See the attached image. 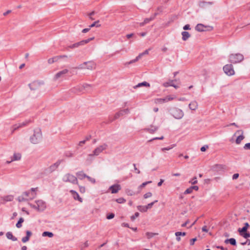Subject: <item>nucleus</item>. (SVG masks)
Returning <instances> with one entry per match:
<instances>
[{"label":"nucleus","mask_w":250,"mask_h":250,"mask_svg":"<svg viewBox=\"0 0 250 250\" xmlns=\"http://www.w3.org/2000/svg\"><path fill=\"white\" fill-rule=\"evenodd\" d=\"M42 138V134L40 129L37 128L34 130V134L30 137V142L34 144H38Z\"/></svg>","instance_id":"nucleus-1"},{"label":"nucleus","mask_w":250,"mask_h":250,"mask_svg":"<svg viewBox=\"0 0 250 250\" xmlns=\"http://www.w3.org/2000/svg\"><path fill=\"white\" fill-rule=\"evenodd\" d=\"M62 180L65 183H70L73 185H78L77 177L69 173L64 174L62 178Z\"/></svg>","instance_id":"nucleus-2"},{"label":"nucleus","mask_w":250,"mask_h":250,"mask_svg":"<svg viewBox=\"0 0 250 250\" xmlns=\"http://www.w3.org/2000/svg\"><path fill=\"white\" fill-rule=\"evenodd\" d=\"M244 58V56L242 54H231L229 56V61L232 63H237L241 62Z\"/></svg>","instance_id":"nucleus-3"},{"label":"nucleus","mask_w":250,"mask_h":250,"mask_svg":"<svg viewBox=\"0 0 250 250\" xmlns=\"http://www.w3.org/2000/svg\"><path fill=\"white\" fill-rule=\"evenodd\" d=\"M171 115L176 119L180 120L184 116L183 111L178 108H173L171 110Z\"/></svg>","instance_id":"nucleus-4"},{"label":"nucleus","mask_w":250,"mask_h":250,"mask_svg":"<svg viewBox=\"0 0 250 250\" xmlns=\"http://www.w3.org/2000/svg\"><path fill=\"white\" fill-rule=\"evenodd\" d=\"M91 86V85L87 83H84L83 85H79L74 87L72 89L73 92L79 93L81 92H84V90L88 91L89 89H90Z\"/></svg>","instance_id":"nucleus-5"},{"label":"nucleus","mask_w":250,"mask_h":250,"mask_svg":"<svg viewBox=\"0 0 250 250\" xmlns=\"http://www.w3.org/2000/svg\"><path fill=\"white\" fill-rule=\"evenodd\" d=\"M107 147V145L106 144H104L98 147H96L93 151L92 154H90L88 156L91 157L93 156H98L104 150H105Z\"/></svg>","instance_id":"nucleus-6"},{"label":"nucleus","mask_w":250,"mask_h":250,"mask_svg":"<svg viewBox=\"0 0 250 250\" xmlns=\"http://www.w3.org/2000/svg\"><path fill=\"white\" fill-rule=\"evenodd\" d=\"M96 68V64L93 62H84L78 66L79 69L86 68L89 70L94 69Z\"/></svg>","instance_id":"nucleus-7"},{"label":"nucleus","mask_w":250,"mask_h":250,"mask_svg":"<svg viewBox=\"0 0 250 250\" xmlns=\"http://www.w3.org/2000/svg\"><path fill=\"white\" fill-rule=\"evenodd\" d=\"M224 72L228 76H232L234 74V70L232 64H226L223 67Z\"/></svg>","instance_id":"nucleus-8"},{"label":"nucleus","mask_w":250,"mask_h":250,"mask_svg":"<svg viewBox=\"0 0 250 250\" xmlns=\"http://www.w3.org/2000/svg\"><path fill=\"white\" fill-rule=\"evenodd\" d=\"M37 205V208L38 211H43L46 208V203L42 200H39L35 201Z\"/></svg>","instance_id":"nucleus-9"},{"label":"nucleus","mask_w":250,"mask_h":250,"mask_svg":"<svg viewBox=\"0 0 250 250\" xmlns=\"http://www.w3.org/2000/svg\"><path fill=\"white\" fill-rule=\"evenodd\" d=\"M68 72V70L67 69H64L62 71H59L54 76V80H57L60 78H63L65 76L66 74H67Z\"/></svg>","instance_id":"nucleus-10"},{"label":"nucleus","mask_w":250,"mask_h":250,"mask_svg":"<svg viewBox=\"0 0 250 250\" xmlns=\"http://www.w3.org/2000/svg\"><path fill=\"white\" fill-rule=\"evenodd\" d=\"M121 186L119 184H114L110 186L109 188V189L111 190L112 193H116L121 190Z\"/></svg>","instance_id":"nucleus-11"},{"label":"nucleus","mask_w":250,"mask_h":250,"mask_svg":"<svg viewBox=\"0 0 250 250\" xmlns=\"http://www.w3.org/2000/svg\"><path fill=\"white\" fill-rule=\"evenodd\" d=\"M129 113V110L128 108H126V109H123V110H121L115 114L114 118L118 119L120 116H123L125 114H127Z\"/></svg>","instance_id":"nucleus-12"},{"label":"nucleus","mask_w":250,"mask_h":250,"mask_svg":"<svg viewBox=\"0 0 250 250\" xmlns=\"http://www.w3.org/2000/svg\"><path fill=\"white\" fill-rule=\"evenodd\" d=\"M241 133V134H240L236 140V143L237 144H240L241 142L244 139V136H243V131L242 130H237L235 133L234 134V135H235L237 134H239Z\"/></svg>","instance_id":"nucleus-13"},{"label":"nucleus","mask_w":250,"mask_h":250,"mask_svg":"<svg viewBox=\"0 0 250 250\" xmlns=\"http://www.w3.org/2000/svg\"><path fill=\"white\" fill-rule=\"evenodd\" d=\"M69 192L71 194L74 199L75 200H78L81 203L83 202V199L80 197L77 192L72 189L70 190Z\"/></svg>","instance_id":"nucleus-14"},{"label":"nucleus","mask_w":250,"mask_h":250,"mask_svg":"<svg viewBox=\"0 0 250 250\" xmlns=\"http://www.w3.org/2000/svg\"><path fill=\"white\" fill-rule=\"evenodd\" d=\"M14 199V196L12 195L4 196L1 197V203L4 204L7 202L12 201Z\"/></svg>","instance_id":"nucleus-15"},{"label":"nucleus","mask_w":250,"mask_h":250,"mask_svg":"<svg viewBox=\"0 0 250 250\" xmlns=\"http://www.w3.org/2000/svg\"><path fill=\"white\" fill-rule=\"evenodd\" d=\"M94 37H92V38L87 39L86 40H84L81 41L79 42H76V44L77 45V47H78L80 46L84 45V44L88 43L90 41L94 40Z\"/></svg>","instance_id":"nucleus-16"},{"label":"nucleus","mask_w":250,"mask_h":250,"mask_svg":"<svg viewBox=\"0 0 250 250\" xmlns=\"http://www.w3.org/2000/svg\"><path fill=\"white\" fill-rule=\"evenodd\" d=\"M213 4V2L212 1H200L199 2L198 5L201 8H205L208 5H211Z\"/></svg>","instance_id":"nucleus-17"},{"label":"nucleus","mask_w":250,"mask_h":250,"mask_svg":"<svg viewBox=\"0 0 250 250\" xmlns=\"http://www.w3.org/2000/svg\"><path fill=\"white\" fill-rule=\"evenodd\" d=\"M61 162L60 161H57L56 163L53 164L51 166H50L49 167V170L50 172H52L54 170H55L60 165Z\"/></svg>","instance_id":"nucleus-18"},{"label":"nucleus","mask_w":250,"mask_h":250,"mask_svg":"<svg viewBox=\"0 0 250 250\" xmlns=\"http://www.w3.org/2000/svg\"><path fill=\"white\" fill-rule=\"evenodd\" d=\"M189 108L192 110H195L198 107V104L196 101H192L188 105Z\"/></svg>","instance_id":"nucleus-19"},{"label":"nucleus","mask_w":250,"mask_h":250,"mask_svg":"<svg viewBox=\"0 0 250 250\" xmlns=\"http://www.w3.org/2000/svg\"><path fill=\"white\" fill-rule=\"evenodd\" d=\"M205 28H206V26L201 23L197 24L195 26L196 30L198 32H203L205 31Z\"/></svg>","instance_id":"nucleus-20"},{"label":"nucleus","mask_w":250,"mask_h":250,"mask_svg":"<svg viewBox=\"0 0 250 250\" xmlns=\"http://www.w3.org/2000/svg\"><path fill=\"white\" fill-rule=\"evenodd\" d=\"M6 236L7 239H10L13 241H16L17 240V238L16 237L14 236L13 235L12 233L10 231L7 232L6 234Z\"/></svg>","instance_id":"nucleus-21"},{"label":"nucleus","mask_w":250,"mask_h":250,"mask_svg":"<svg viewBox=\"0 0 250 250\" xmlns=\"http://www.w3.org/2000/svg\"><path fill=\"white\" fill-rule=\"evenodd\" d=\"M182 40L184 41H187L190 36L189 33L187 31H183L181 33Z\"/></svg>","instance_id":"nucleus-22"},{"label":"nucleus","mask_w":250,"mask_h":250,"mask_svg":"<svg viewBox=\"0 0 250 250\" xmlns=\"http://www.w3.org/2000/svg\"><path fill=\"white\" fill-rule=\"evenodd\" d=\"M76 176L80 180H83L87 177V175L83 171H79L76 173Z\"/></svg>","instance_id":"nucleus-23"},{"label":"nucleus","mask_w":250,"mask_h":250,"mask_svg":"<svg viewBox=\"0 0 250 250\" xmlns=\"http://www.w3.org/2000/svg\"><path fill=\"white\" fill-rule=\"evenodd\" d=\"M21 154L19 153H15L14 154L11 161H18L21 159Z\"/></svg>","instance_id":"nucleus-24"},{"label":"nucleus","mask_w":250,"mask_h":250,"mask_svg":"<svg viewBox=\"0 0 250 250\" xmlns=\"http://www.w3.org/2000/svg\"><path fill=\"white\" fill-rule=\"evenodd\" d=\"M158 127L157 126H153V125H150V128H147L145 129L147 131L150 133H153L154 132H155L157 129Z\"/></svg>","instance_id":"nucleus-25"},{"label":"nucleus","mask_w":250,"mask_h":250,"mask_svg":"<svg viewBox=\"0 0 250 250\" xmlns=\"http://www.w3.org/2000/svg\"><path fill=\"white\" fill-rule=\"evenodd\" d=\"M157 15V13H156L153 15L151 16L150 18H146L144 20V23L145 24L148 23L150 21L153 20Z\"/></svg>","instance_id":"nucleus-26"},{"label":"nucleus","mask_w":250,"mask_h":250,"mask_svg":"<svg viewBox=\"0 0 250 250\" xmlns=\"http://www.w3.org/2000/svg\"><path fill=\"white\" fill-rule=\"evenodd\" d=\"M142 86H149L150 84L149 83H148L146 82H143L142 83H139L138 84L135 85L134 86V88L136 89V88L140 87Z\"/></svg>","instance_id":"nucleus-27"},{"label":"nucleus","mask_w":250,"mask_h":250,"mask_svg":"<svg viewBox=\"0 0 250 250\" xmlns=\"http://www.w3.org/2000/svg\"><path fill=\"white\" fill-rule=\"evenodd\" d=\"M176 81V80H170L168 82H165L163 83V86L165 87H167L168 86H171L172 84H173V82Z\"/></svg>","instance_id":"nucleus-28"},{"label":"nucleus","mask_w":250,"mask_h":250,"mask_svg":"<svg viewBox=\"0 0 250 250\" xmlns=\"http://www.w3.org/2000/svg\"><path fill=\"white\" fill-rule=\"evenodd\" d=\"M37 188H31L30 189V193L31 196L30 197V199H33L36 196V191Z\"/></svg>","instance_id":"nucleus-29"},{"label":"nucleus","mask_w":250,"mask_h":250,"mask_svg":"<svg viewBox=\"0 0 250 250\" xmlns=\"http://www.w3.org/2000/svg\"><path fill=\"white\" fill-rule=\"evenodd\" d=\"M154 103L157 104H162L164 103H166V102L165 98H157L154 100Z\"/></svg>","instance_id":"nucleus-30"},{"label":"nucleus","mask_w":250,"mask_h":250,"mask_svg":"<svg viewBox=\"0 0 250 250\" xmlns=\"http://www.w3.org/2000/svg\"><path fill=\"white\" fill-rule=\"evenodd\" d=\"M137 208L140 211L142 212H146L147 210V207L146 206H138Z\"/></svg>","instance_id":"nucleus-31"},{"label":"nucleus","mask_w":250,"mask_h":250,"mask_svg":"<svg viewBox=\"0 0 250 250\" xmlns=\"http://www.w3.org/2000/svg\"><path fill=\"white\" fill-rule=\"evenodd\" d=\"M140 59V56H138L137 57H136V58L134 59V60H131L129 62H126L125 63V65H129V64H132L134 62H136L137 61H138L139 59Z\"/></svg>","instance_id":"nucleus-32"},{"label":"nucleus","mask_w":250,"mask_h":250,"mask_svg":"<svg viewBox=\"0 0 250 250\" xmlns=\"http://www.w3.org/2000/svg\"><path fill=\"white\" fill-rule=\"evenodd\" d=\"M54 234L51 232L49 231H44L42 233V236L43 237L48 236L50 238H51L53 236Z\"/></svg>","instance_id":"nucleus-33"},{"label":"nucleus","mask_w":250,"mask_h":250,"mask_svg":"<svg viewBox=\"0 0 250 250\" xmlns=\"http://www.w3.org/2000/svg\"><path fill=\"white\" fill-rule=\"evenodd\" d=\"M24 222V219L22 217H21L16 225V226L18 228H21L22 227L21 223Z\"/></svg>","instance_id":"nucleus-34"},{"label":"nucleus","mask_w":250,"mask_h":250,"mask_svg":"<svg viewBox=\"0 0 250 250\" xmlns=\"http://www.w3.org/2000/svg\"><path fill=\"white\" fill-rule=\"evenodd\" d=\"M158 234L157 233H153V232H147L146 233V236L148 239H150Z\"/></svg>","instance_id":"nucleus-35"},{"label":"nucleus","mask_w":250,"mask_h":250,"mask_svg":"<svg viewBox=\"0 0 250 250\" xmlns=\"http://www.w3.org/2000/svg\"><path fill=\"white\" fill-rule=\"evenodd\" d=\"M125 192L129 196H132L135 195V192L130 189H126Z\"/></svg>","instance_id":"nucleus-36"},{"label":"nucleus","mask_w":250,"mask_h":250,"mask_svg":"<svg viewBox=\"0 0 250 250\" xmlns=\"http://www.w3.org/2000/svg\"><path fill=\"white\" fill-rule=\"evenodd\" d=\"M57 60H58L57 57L50 58L48 60V62L49 64H51V63H53V62H55L57 61Z\"/></svg>","instance_id":"nucleus-37"},{"label":"nucleus","mask_w":250,"mask_h":250,"mask_svg":"<svg viewBox=\"0 0 250 250\" xmlns=\"http://www.w3.org/2000/svg\"><path fill=\"white\" fill-rule=\"evenodd\" d=\"M175 146V145L173 144L171 145L170 146H168L166 147H163L161 148V150L163 151H164L165 150H169L172 148H173Z\"/></svg>","instance_id":"nucleus-38"},{"label":"nucleus","mask_w":250,"mask_h":250,"mask_svg":"<svg viewBox=\"0 0 250 250\" xmlns=\"http://www.w3.org/2000/svg\"><path fill=\"white\" fill-rule=\"evenodd\" d=\"M151 183V181H147V182H144L143 183H142L139 187V189H141L142 188H144L146 185L149 184V183Z\"/></svg>","instance_id":"nucleus-39"},{"label":"nucleus","mask_w":250,"mask_h":250,"mask_svg":"<svg viewBox=\"0 0 250 250\" xmlns=\"http://www.w3.org/2000/svg\"><path fill=\"white\" fill-rule=\"evenodd\" d=\"M116 201L119 204H123L125 202V200L124 198H119L116 200Z\"/></svg>","instance_id":"nucleus-40"},{"label":"nucleus","mask_w":250,"mask_h":250,"mask_svg":"<svg viewBox=\"0 0 250 250\" xmlns=\"http://www.w3.org/2000/svg\"><path fill=\"white\" fill-rule=\"evenodd\" d=\"M37 85V83L34 82L32 83L29 84V86L31 90H35L36 89L35 87H36Z\"/></svg>","instance_id":"nucleus-41"},{"label":"nucleus","mask_w":250,"mask_h":250,"mask_svg":"<svg viewBox=\"0 0 250 250\" xmlns=\"http://www.w3.org/2000/svg\"><path fill=\"white\" fill-rule=\"evenodd\" d=\"M20 126L19 125V123L14 125L12 128V132H13L16 130L18 129V128H20Z\"/></svg>","instance_id":"nucleus-42"},{"label":"nucleus","mask_w":250,"mask_h":250,"mask_svg":"<svg viewBox=\"0 0 250 250\" xmlns=\"http://www.w3.org/2000/svg\"><path fill=\"white\" fill-rule=\"evenodd\" d=\"M175 235L176 236H184L186 235V233L185 232H182L177 231V232H175Z\"/></svg>","instance_id":"nucleus-43"},{"label":"nucleus","mask_w":250,"mask_h":250,"mask_svg":"<svg viewBox=\"0 0 250 250\" xmlns=\"http://www.w3.org/2000/svg\"><path fill=\"white\" fill-rule=\"evenodd\" d=\"M158 202L157 200H155L154 202H152L150 203H149L146 206L147 207V209H149L152 208L154 203H157Z\"/></svg>","instance_id":"nucleus-44"},{"label":"nucleus","mask_w":250,"mask_h":250,"mask_svg":"<svg viewBox=\"0 0 250 250\" xmlns=\"http://www.w3.org/2000/svg\"><path fill=\"white\" fill-rule=\"evenodd\" d=\"M98 22H99L98 21H95L92 24H91V25H89V27L91 28L94 26H96V27L100 26V25L98 24Z\"/></svg>","instance_id":"nucleus-45"},{"label":"nucleus","mask_w":250,"mask_h":250,"mask_svg":"<svg viewBox=\"0 0 250 250\" xmlns=\"http://www.w3.org/2000/svg\"><path fill=\"white\" fill-rule=\"evenodd\" d=\"M22 195L24 196L25 198H26V197H29V198L30 199V197L31 196L30 191H25L23 193Z\"/></svg>","instance_id":"nucleus-46"},{"label":"nucleus","mask_w":250,"mask_h":250,"mask_svg":"<svg viewBox=\"0 0 250 250\" xmlns=\"http://www.w3.org/2000/svg\"><path fill=\"white\" fill-rule=\"evenodd\" d=\"M189 183L192 185H195L197 183V180L196 177H193L190 181Z\"/></svg>","instance_id":"nucleus-47"},{"label":"nucleus","mask_w":250,"mask_h":250,"mask_svg":"<svg viewBox=\"0 0 250 250\" xmlns=\"http://www.w3.org/2000/svg\"><path fill=\"white\" fill-rule=\"evenodd\" d=\"M152 195V193L150 192H148L144 195V197L145 199H147L148 198L151 197Z\"/></svg>","instance_id":"nucleus-48"},{"label":"nucleus","mask_w":250,"mask_h":250,"mask_svg":"<svg viewBox=\"0 0 250 250\" xmlns=\"http://www.w3.org/2000/svg\"><path fill=\"white\" fill-rule=\"evenodd\" d=\"M139 216V213L136 212L135 213L134 215L131 216L130 219L131 220L133 221L136 218L138 217Z\"/></svg>","instance_id":"nucleus-49"},{"label":"nucleus","mask_w":250,"mask_h":250,"mask_svg":"<svg viewBox=\"0 0 250 250\" xmlns=\"http://www.w3.org/2000/svg\"><path fill=\"white\" fill-rule=\"evenodd\" d=\"M29 123V121H26L24 122H23L22 123H20L19 125L21 127H23L25 125H26L28 123Z\"/></svg>","instance_id":"nucleus-50"},{"label":"nucleus","mask_w":250,"mask_h":250,"mask_svg":"<svg viewBox=\"0 0 250 250\" xmlns=\"http://www.w3.org/2000/svg\"><path fill=\"white\" fill-rule=\"evenodd\" d=\"M150 49H147V50H146L144 52L142 53H140L138 56H140V58L144 55H147L148 54V52H149V51L150 50Z\"/></svg>","instance_id":"nucleus-51"},{"label":"nucleus","mask_w":250,"mask_h":250,"mask_svg":"<svg viewBox=\"0 0 250 250\" xmlns=\"http://www.w3.org/2000/svg\"><path fill=\"white\" fill-rule=\"evenodd\" d=\"M80 192L82 193H84L85 192V188L84 187L79 186Z\"/></svg>","instance_id":"nucleus-52"},{"label":"nucleus","mask_w":250,"mask_h":250,"mask_svg":"<svg viewBox=\"0 0 250 250\" xmlns=\"http://www.w3.org/2000/svg\"><path fill=\"white\" fill-rule=\"evenodd\" d=\"M229 240H230L229 241V243L233 245V246H235L236 245V240L234 238H230L229 239Z\"/></svg>","instance_id":"nucleus-53"},{"label":"nucleus","mask_w":250,"mask_h":250,"mask_svg":"<svg viewBox=\"0 0 250 250\" xmlns=\"http://www.w3.org/2000/svg\"><path fill=\"white\" fill-rule=\"evenodd\" d=\"M165 98L166 102H168L170 101H171L174 99V97H171V96H167Z\"/></svg>","instance_id":"nucleus-54"},{"label":"nucleus","mask_w":250,"mask_h":250,"mask_svg":"<svg viewBox=\"0 0 250 250\" xmlns=\"http://www.w3.org/2000/svg\"><path fill=\"white\" fill-rule=\"evenodd\" d=\"M192 192V190L190 187L187 188L184 192L185 194H189Z\"/></svg>","instance_id":"nucleus-55"},{"label":"nucleus","mask_w":250,"mask_h":250,"mask_svg":"<svg viewBox=\"0 0 250 250\" xmlns=\"http://www.w3.org/2000/svg\"><path fill=\"white\" fill-rule=\"evenodd\" d=\"M27 200V198H25L24 196L22 195L21 196L19 197V202H22Z\"/></svg>","instance_id":"nucleus-56"},{"label":"nucleus","mask_w":250,"mask_h":250,"mask_svg":"<svg viewBox=\"0 0 250 250\" xmlns=\"http://www.w3.org/2000/svg\"><path fill=\"white\" fill-rule=\"evenodd\" d=\"M90 182L92 183H95V179L93 178H91L90 177V176H87V177H86Z\"/></svg>","instance_id":"nucleus-57"},{"label":"nucleus","mask_w":250,"mask_h":250,"mask_svg":"<svg viewBox=\"0 0 250 250\" xmlns=\"http://www.w3.org/2000/svg\"><path fill=\"white\" fill-rule=\"evenodd\" d=\"M244 148L247 150H250V143L246 144L244 146Z\"/></svg>","instance_id":"nucleus-58"},{"label":"nucleus","mask_w":250,"mask_h":250,"mask_svg":"<svg viewBox=\"0 0 250 250\" xmlns=\"http://www.w3.org/2000/svg\"><path fill=\"white\" fill-rule=\"evenodd\" d=\"M29 240V238H28L27 236H25V237H23L22 238V242L23 243H26L27 242V241H28Z\"/></svg>","instance_id":"nucleus-59"},{"label":"nucleus","mask_w":250,"mask_h":250,"mask_svg":"<svg viewBox=\"0 0 250 250\" xmlns=\"http://www.w3.org/2000/svg\"><path fill=\"white\" fill-rule=\"evenodd\" d=\"M114 216H115L114 214L112 213H110L109 215H108L106 217V218L109 220L111 219L114 217Z\"/></svg>","instance_id":"nucleus-60"},{"label":"nucleus","mask_w":250,"mask_h":250,"mask_svg":"<svg viewBox=\"0 0 250 250\" xmlns=\"http://www.w3.org/2000/svg\"><path fill=\"white\" fill-rule=\"evenodd\" d=\"M247 230V228L243 227L242 229H239L238 231L240 232H245Z\"/></svg>","instance_id":"nucleus-61"},{"label":"nucleus","mask_w":250,"mask_h":250,"mask_svg":"<svg viewBox=\"0 0 250 250\" xmlns=\"http://www.w3.org/2000/svg\"><path fill=\"white\" fill-rule=\"evenodd\" d=\"M197 239L196 238H192L190 239V245H193L194 244V242L196 241Z\"/></svg>","instance_id":"nucleus-62"},{"label":"nucleus","mask_w":250,"mask_h":250,"mask_svg":"<svg viewBox=\"0 0 250 250\" xmlns=\"http://www.w3.org/2000/svg\"><path fill=\"white\" fill-rule=\"evenodd\" d=\"M183 29L185 30L190 29V25L189 24H186L183 27Z\"/></svg>","instance_id":"nucleus-63"},{"label":"nucleus","mask_w":250,"mask_h":250,"mask_svg":"<svg viewBox=\"0 0 250 250\" xmlns=\"http://www.w3.org/2000/svg\"><path fill=\"white\" fill-rule=\"evenodd\" d=\"M239 177V174L238 173H235L232 176V179L235 180L237 179Z\"/></svg>","instance_id":"nucleus-64"}]
</instances>
